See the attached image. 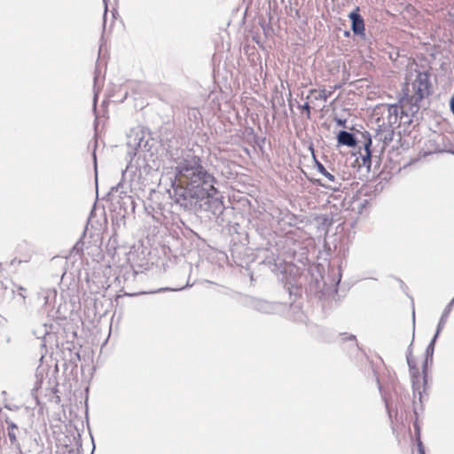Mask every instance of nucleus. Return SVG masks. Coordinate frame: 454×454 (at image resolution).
<instances>
[{
    "label": "nucleus",
    "mask_w": 454,
    "mask_h": 454,
    "mask_svg": "<svg viewBox=\"0 0 454 454\" xmlns=\"http://www.w3.org/2000/svg\"><path fill=\"white\" fill-rule=\"evenodd\" d=\"M171 160L178 182L174 188L176 203L187 211H208L213 215L222 213L223 201L215 197L218 192L215 187L216 180L203 167L200 157L185 152L178 157L171 154Z\"/></svg>",
    "instance_id": "obj_1"
},
{
    "label": "nucleus",
    "mask_w": 454,
    "mask_h": 454,
    "mask_svg": "<svg viewBox=\"0 0 454 454\" xmlns=\"http://www.w3.org/2000/svg\"><path fill=\"white\" fill-rule=\"evenodd\" d=\"M411 89L407 87L403 90L404 98L402 101L406 100L411 105L410 110L411 112H418L419 102L428 97L431 93V82L429 74L427 72H419L415 80L411 84Z\"/></svg>",
    "instance_id": "obj_2"
},
{
    "label": "nucleus",
    "mask_w": 454,
    "mask_h": 454,
    "mask_svg": "<svg viewBox=\"0 0 454 454\" xmlns=\"http://www.w3.org/2000/svg\"><path fill=\"white\" fill-rule=\"evenodd\" d=\"M412 342L410 344L407 355H406V361L407 364L409 366L410 372L412 377V388H413V406H414V412L415 414L418 413V404H422V397H423V392L425 391V387H421L419 382L415 381V378L419 376V370L416 366L415 360L412 356Z\"/></svg>",
    "instance_id": "obj_3"
},
{
    "label": "nucleus",
    "mask_w": 454,
    "mask_h": 454,
    "mask_svg": "<svg viewBox=\"0 0 454 454\" xmlns=\"http://www.w3.org/2000/svg\"><path fill=\"white\" fill-rule=\"evenodd\" d=\"M380 114L382 118V123L380 124V119H378L379 127L381 129H393L397 123L398 119H402L403 115L408 116V114L396 105H384L380 108Z\"/></svg>",
    "instance_id": "obj_4"
},
{
    "label": "nucleus",
    "mask_w": 454,
    "mask_h": 454,
    "mask_svg": "<svg viewBox=\"0 0 454 454\" xmlns=\"http://www.w3.org/2000/svg\"><path fill=\"white\" fill-rule=\"evenodd\" d=\"M247 304L253 309L263 314H281L287 309L285 303L269 301L259 298H251Z\"/></svg>",
    "instance_id": "obj_5"
},
{
    "label": "nucleus",
    "mask_w": 454,
    "mask_h": 454,
    "mask_svg": "<svg viewBox=\"0 0 454 454\" xmlns=\"http://www.w3.org/2000/svg\"><path fill=\"white\" fill-rule=\"evenodd\" d=\"M317 171L322 174L328 183L326 184H320L321 186L325 187L327 189L333 190L334 192H337L340 189L341 183L340 179L337 176L330 173L326 170V168L324 167L322 163L319 161H317Z\"/></svg>",
    "instance_id": "obj_6"
},
{
    "label": "nucleus",
    "mask_w": 454,
    "mask_h": 454,
    "mask_svg": "<svg viewBox=\"0 0 454 454\" xmlns=\"http://www.w3.org/2000/svg\"><path fill=\"white\" fill-rule=\"evenodd\" d=\"M348 18L351 20V29L355 35H364V22L363 17L359 13V8H356L353 12L348 14Z\"/></svg>",
    "instance_id": "obj_7"
},
{
    "label": "nucleus",
    "mask_w": 454,
    "mask_h": 454,
    "mask_svg": "<svg viewBox=\"0 0 454 454\" xmlns=\"http://www.w3.org/2000/svg\"><path fill=\"white\" fill-rule=\"evenodd\" d=\"M362 137L364 138V153L361 155L362 164L363 166L366 167L368 169H370L372 166V137L369 132H364L362 133Z\"/></svg>",
    "instance_id": "obj_8"
},
{
    "label": "nucleus",
    "mask_w": 454,
    "mask_h": 454,
    "mask_svg": "<svg viewBox=\"0 0 454 454\" xmlns=\"http://www.w3.org/2000/svg\"><path fill=\"white\" fill-rule=\"evenodd\" d=\"M453 304H454V298H452V300L449 302V304L443 309L442 317L437 325L436 332H435L434 335L433 336L431 341L428 344L429 346L434 348L436 340H437L441 331L442 330V328L444 327V325L446 324L447 317H449V315L452 309Z\"/></svg>",
    "instance_id": "obj_9"
},
{
    "label": "nucleus",
    "mask_w": 454,
    "mask_h": 454,
    "mask_svg": "<svg viewBox=\"0 0 454 454\" xmlns=\"http://www.w3.org/2000/svg\"><path fill=\"white\" fill-rule=\"evenodd\" d=\"M453 304H454V298H452V300L449 302V304L443 309L442 317L437 325L436 332H435L434 335L433 336L431 341L428 344L429 346L434 348L436 340H437L441 331L442 330V328L444 327V325L446 324L447 317H449V315L452 309Z\"/></svg>",
    "instance_id": "obj_10"
},
{
    "label": "nucleus",
    "mask_w": 454,
    "mask_h": 454,
    "mask_svg": "<svg viewBox=\"0 0 454 454\" xmlns=\"http://www.w3.org/2000/svg\"><path fill=\"white\" fill-rule=\"evenodd\" d=\"M337 142L340 145L354 147L357 144L355 135L346 130H340L337 135Z\"/></svg>",
    "instance_id": "obj_11"
},
{
    "label": "nucleus",
    "mask_w": 454,
    "mask_h": 454,
    "mask_svg": "<svg viewBox=\"0 0 454 454\" xmlns=\"http://www.w3.org/2000/svg\"><path fill=\"white\" fill-rule=\"evenodd\" d=\"M5 423L7 424L8 437H9L11 443L16 446V449L18 450L19 454H23L22 450H21L20 444L18 442L17 435L15 433V430L18 429L17 425L9 419H6Z\"/></svg>",
    "instance_id": "obj_12"
},
{
    "label": "nucleus",
    "mask_w": 454,
    "mask_h": 454,
    "mask_svg": "<svg viewBox=\"0 0 454 454\" xmlns=\"http://www.w3.org/2000/svg\"><path fill=\"white\" fill-rule=\"evenodd\" d=\"M434 351V348L427 345V349H426V356L427 357H426V360L423 364V373H424L423 387H425V385H426V371H427V360L428 359L432 360Z\"/></svg>",
    "instance_id": "obj_13"
},
{
    "label": "nucleus",
    "mask_w": 454,
    "mask_h": 454,
    "mask_svg": "<svg viewBox=\"0 0 454 454\" xmlns=\"http://www.w3.org/2000/svg\"><path fill=\"white\" fill-rule=\"evenodd\" d=\"M330 96H331V91H326L325 90H322L319 92V94L315 97V99L316 100H323V101L326 102Z\"/></svg>",
    "instance_id": "obj_14"
},
{
    "label": "nucleus",
    "mask_w": 454,
    "mask_h": 454,
    "mask_svg": "<svg viewBox=\"0 0 454 454\" xmlns=\"http://www.w3.org/2000/svg\"><path fill=\"white\" fill-rule=\"evenodd\" d=\"M120 192L121 194L125 193L124 191H122V184L119 183L116 186H113L109 192V194H113L114 192Z\"/></svg>",
    "instance_id": "obj_15"
},
{
    "label": "nucleus",
    "mask_w": 454,
    "mask_h": 454,
    "mask_svg": "<svg viewBox=\"0 0 454 454\" xmlns=\"http://www.w3.org/2000/svg\"><path fill=\"white\" fill-rule=\"evenodd\" d=\"M25 293H26V288H24L21 286H17V294L20 295L23 299L24 301L26 300Z\"/></svg>",
    "instance_id": "obj_16"
},
{
    "label": "nucleus",
    "mask_w": 454,
    "mask_h": 454,
    "mask_svg": "<svg viewBox=\"0 0 454 454\" xmlns=\"http://www.w3.org/2000/svg\"><path fill=\"white\" fill-rule=\"evenodd\" d=\"M301 108L306 112V115H307V118L308 119H310V106L309 105V103H305L304 105H302L301 106Z\"/></svg>",
    "instance_id": "obj_17"
},
{
    "label": "nucleus",
    "mask_w": 454,
    "mask_h": 454,
    "mask_svg": "<svg viewBox=\"0 0 454 454\" xmlns=\"http://www.w3.org/2000/svg\"><path fill=\"white\" fill-rule=\"evenodd\" d=\"M140 141H141V138H139V141L137 142V138L134 139V142H132L130 139L128 141L127 143V145L129 147H133V148H136L137 146H140Z\"/></svg>",
    "instance_id": "obj_18"
},
{
    "label": "nucleus",
    "mask_w": 454,
    "mask_h": 454,
    "mask_svg": "<svg viewBox=\"0 0 454 454\" xmlns=\"http://www.w3.org/2000/svg\"><path fill=\"white\" fill-rule=\"evenodd\" d=\"M418 450H419V454H426L424 447H423V443L419 437H418Z\"/></svg>",
    "instance_id": "obj_19"
},
{
    "label": "nucleus",
    "mask_w": 454,
    "mask_h": 454,
    "mask_svg": "<svg viewBox=\"0 0 454 454\" xmlns=\"http://www.w3.org/2000/svg\"><path fill=\"white\" fill-rule=\"evenodd\" d=\"M334 121H335V122L337 123L338 126L346 128L347 121L345 119L335 118Z\"/></svg>",
    "instance_id": "obj_20"
},
{
    "label": "nucleus",
    "mask_w": 454,
    "mask_h": 454,
    "mask_svg": "<svg viewBox=\"0 0 454 454\" xmlns=\"http://www.w3.org/2000/svg\"><path fill=\"white\" fill-rule=\"evenodd\" d=\"M67 452L65 451L63 454H77V450L74 449H67V446H66Z\"/></svg>",
    "instance_id": "obj_21"
},
{
    "label": "nucleus",
    "mask_w": 454,
    "mask_h": 454,
    "mask_svg": "<svg viewBox=\"0 0 454 454\" xmlns=\"http://www.w3.org/2000/svg\"><path fill=\"white\" fill-rule=\"evenodd\" d=\"M97 99H98V93H94V98H93V107H94V110L96 109V105H97Z\"/></svg>",
    "instance_id": "obj_22"
},
{
    "label": "nucleus",
    "mask_w": 454,
    "mask_h": 454,
    "mask_svg": "<svg viewBox=\"0 0 454 454\" xmlns=\"http://www.w3.org/2000/svg\"><path fill=\"white\" fill-rule=\"evenodd\" d=\"M182 289H184V287L175 288V289L164 288V289H160L158 292L165 291V290L177 291V290H182Z\"/></svg>",
    "instance_id": "obj_23"
},
{
    "label": "nucleus",
    "mask_w": 454,
    "mask_h": 454,
    "mask_svg": "<svg viewBox=\"0 0 454 454\" xmlns=\"http://www.w3.org/2000/svg\"><path fill=\"white\" fill-rule=\"evenodd\" d=\"M93 158H94V164H95V169L97 170V160H96V153H93Z\"/></svg>",
    "instance_id": "obj_24"
},
{
    "label": "nucleus",
    "mask_w": 454,
    "mask_h": 454,
    "mask_svg": "<svg viewBox=\"0 0 454 454\" xmlns=\"http://www.w3.org/2000/svg\"><path fill=\"white\" fill-rule=\"evenodd\" d=\"M348 340H353V341H355V342L356 341V336H355V335H350V336L348 337Z\"/></svg>",
    "instance_id": "obj_25"
},
{
    "label": "nucleus",
    "mask_w": 454,
    "mask_h": 454,
    "mask_svg": "<svg viewBox=\"0 0 454 454\" xmlns=\"http://www.w3.org/2000/svg\"><path fill=\"white\" fill-rule=\"evenodd\" d=\"M386 407H387V410L388 411V414L390 415V411H389V409H388V404H387V402L386 401Z\"/></svg>",
    "instance_id": "obj_26"
},
{
    "label": "nucleus",
    "mask_w": 454,
    "mask_h": 454,
    "mask_svg": "<svg viewBox=\"0 0 454 454\" xmlns=\"http://www.w3.org/2000/svg\"><path fill=\"white\" fill-rule=\"evenodd\" d=\"M413 323L415 322V311L412 312Z\"/></svg>",
    "instance_id": "obj_27"
},
{
    "label": "nucleus",
    "mask_w": 454,
    "mask_h": 454,
    "mask_svg": "<svg viewBox=\"0 0 454 454\" xmlns=\"http://www.w3.org/2000/svg\"><path fill=\"white\" fill-rule=\"evenodd\" d=\"M309 92H310V94H313V93H316V92H317V90L313 89V90H310V91H309Z\"/></svg>",
    "instance_id": "obj_28"
},
{
    "label": "nucleus",
    "mask_w": 454,
    "mask_h": 454,
    "mask_svg": "<svg viewBox=\"0 0 454 454\" xmlns=\"http://www.w3.org/2000/svg\"><path fill=\"white\" fill-rule=\"evenodd\" d=\"M450 153H451L452 154H454V150H451V151H450Z\"/></svg>",
    "instance_id": "obj_29"
},
{
    "label": "nucleus",
    "mask_w": 454,
    "mask_h": 454,
    "mask_svg": "<svg viewBox=\"0 0 454 454\" xmlns=\"http://www.w3.org/2000/svg\"><path fill=\"white\" fill-rule=\"evenodd\" d=\"M103 1H104L105 4L106 5V0H103Z\"/></svg>",
    "instance_id": "obj_30"
},
{
    "label": "nucleus",
    "mask_w": 454,
    "mask_h": 454,
    "mask_svg": "<svg viewBox=\"0 0 454 454\" xmlns=\"http://www.w3.org/2000/svg\"><path fill=\"white\" fill-rule=\"evenodd\" d=\"M453 298H454V296H453Z\"/></svg>",
    "instance_id": "obj_31"
}]
</instances>
